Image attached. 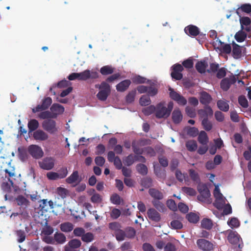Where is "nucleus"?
I'll return each mask as SVG.
<instances>
[{"label": "nucleus", "instance_id": "1", "mask_svg": "<svg viewBox=\"0 0 251 251\" xmlns=\"http://www.w3.org/2000/svg\"><path fill=\"white\" fill-rule=\"evenodd\" d=\"M173 108V103L170 102L168 104V107L164 105V103L160 102L156 106L155 116L157 118H168Z\"/></svg>", "mask_w": 251, "mask_h": 251}, {"label": "nucleus", "instance_id": "2", "mask_svg": "<svg viewBox=\"0 0 251 251\" xmlns=\"http://www.w3.org/2000/svg\"><path fill=\"white\" fill-rule=\"evenodd\" d=\"M95 88L100 90L97 94V97L101 101H105L111 92L110 86L106 82L102 81L100 84H96Z\"/></svg>", "mask_w": 251, "mask_h": 251}, {"label": "nucleus", "instance_id": "3", "mask_svg": "<svg viewBox=\"0 0 251 251\" xmlns=\"http://www.w3.org/2000/svg\"><path fill=\"white\" fill-rule=\"evenodd\" d=\"M151 141L150 139L141 138L138 140H133L132 142L131 147L134 153L139 155L138 157H143V148L141 147L151 144Z\"/></svg>", "mask_w": 251, "mask_h": 251}, {"label": "nucleus", "instance_id": "4", "mask_svg": "<svg viewBox=\"0 0 251 251\" xmlns=\"http://www.w3.org/2000/svg\"><path fill=\"white\" fill-rule=\"evenodd\" d=\"M236 82L235 76L231 75L229 77L223 78L220 83L221 88L223 91H226L230 87L231 85Z\"/></svg>", "mask_w": 251, "mask_h": 251}, {"label": "nucleus", "instance_id": "5", "mask_svg": "<svg viewBox=\"0 0 251 251\" xmlns=\"http://www.w3.org/2000/svg\"><path fill=\"white\" fill-rule=\"evenodd\" d=\"M198 190L200 195L198 196V199L200 201H205L210 196L209 189L205 184L199 185Z\"/></svg>", "mask_w": 251, "mask_h": 251}, {"label": "nucleus", "instance_id": "6", "mask_svg": "<svg viewBox=\"0 0 251 251\" xmlns=\"http://www.w3.org/2000/svg\"><path fill=\"white\" fill-rule=\"evenodd\" d=\"M169 90L170 91L169 95L170 98L176 101L178 104L184 105L187 103L186 99L184 97L175 91L173 88L170 87Z\"/></svg>", "mask_w": 251, "mask_h": 251}, {"label": "nucleus", "instance_id": "7", "mask_svg": "<svg viewBox=\"0 0 251 251\" xmlns=\"http://www.w3.org/2000/svg\"><path fill=\"white\" fill-rule=\"evenodd\" d=\"M82 180V178L79 176L77 171H74L73 173L66 179V182L69 184H73L75 187Z\"/></svg>", "mask_w": 251, "mask_h": 251}, {"label": "nucleus", "instance_id": "8", "mask_svg": "<svg viewBox=\"0 0 251 251\" xmlns=\"http://www.w3.org/2000/svg\"><path fill=\"white\" fill-rule=\"evenodd\" d=\"M42 127L44 130L51 134L57 131V128L56 127V122L51 119L44 121L42 123Z\"/></svg>", "mask_w": 251, "mask_h": 251}, {"label": "nucleus", "instance_id": "9", "mask_svg": "<svg viewBox=\"0 0 251 251\" xmlns=\"http://www.w3.org/2000/svg\"><path fill=\"white\" fill-rule=\"evenodd\" d=\"M171 76L176 80H179L182 78L183 75L181 72L184 70L183 66L180 64H176L172 67Z\"/></svg>", "mask_w": 251, "mask_h": 251}, {"label": "nucleus", "instance_id": "10", "mask_svg": "<svg viewBox=\"0 0 251 251\" xmlns=\"http://www.w3.org/2000/svg\"><path fill=\"white\" fill-rule=\"evenodd\" d=\"M52 103V99L50 97H47L42 100L41 104L37 105L35 107L32 108V112L35 113L38 112L42 111L47 109Z\"/></svg>", "mask_w": 251, "mask_h": 251}, {"label": "nucleus", "instance_id": "11", "mask_svg": "<svg viewBox=\"0 0 251 251\" xmlns=\"http://www.w3.org/2000/svg\"><path fill=\"white\" fill-rule=\"evenodd\" d=\"M199 248L203 251H211L214 249V245L210 241L204 239H199L197 241Z\"/></svg>", "mask_w": 251, "mask_h": 251}, {"label": "nucleus", "instance_id": "12", "mask_svg": "<svg viewBox=\"0 0 251 251\" xmlns=\"http://www.w3.org/2000/svg\"><path fill=\"white\" fill-rule=\"evenodd\" d=\"M39 165L41 168L50 170L52 169L54 165V160L53 158H44L38 162Z\"/></svg>", "mask_w": 251, "mask_h": 251}, {"label": "nucleus", "instance_id": "13", "mask_svg": "<svg viewBox=\"0 0 251 251\" xmlns=\"http://www.w3.org/2000/svg\"><path fill=\"white\" fill-rule=\"evenodd\" d=\"M239 18L241 29L247 32H251V19L246 16L239 17Z\"/></svg>", "mask_w": 251, "mask_h": 251}, {"label": "nucleus", "instance_id": "14", "mask_svg": "<svg viewBox=\"0 0 251 251\" xmlns=\"http://www.w3.org/2000/svg\"><path fill=\"white\" fill-rule=\"evenodd\" d=\"M81 245L80 241L78 239H74L71 240L64 247L65 251H76L75 249L79 248Z\"/></svg>", "mask_w": 251, "mask_h": 251}, {"label": "nucleus", "instance_id": "15", "mask_svg": "<svg viewBox=\"0 0 251 251\" xmlns=\"http://www.w3.org/2000/svg\"><path fill=\"white\" fill-rule=\"evenodd\" d=\"M198 113L200 118L202 119H208V117H212L213 114V111L212 108L208 105L205 106L203 109H199Z\"/></svg>", "mask_w": 251, "mask_h": 251}, {"label": "nucleus", "instance_id": "16", "mask_svg": "<svg viewBox=\"0 0 251 251\" xmlns=\"http://www.w3.org/2000/svg\"><path fill=\"white\" fill-rule=\"evenodd\" d=\"M29 154L32 157H42L43 151L41 148L36 145H30L28 149Z\"/></svg>", "mask_w": 251, "mask_h": 251}, {"label": "nucleus", "instance_id": "17", "mask_svg": "<svg viewBox=\"0 0 251 251\" xmlns=\"http://www.w3.org/2000/svg\"><path fill=\"white\" fill-rule=\"evenodd\" d=\"M50 110L52 115V118H55L57 115L63 113L64 107L58 103H53L50 107Z\"/></svg>", "mask_w": 251, "mask_h": 251}, {"label": "nucleus", "instance_id": "18", "mask_svg": "<svg viewBox=\"0 0 251 251\" xmlns=\"http://www.w3.org/2000/svg\"><path fill=\"white\" fill-rule=\"evenodd\" d=\"M233 57L235 59H238L243 56L242 53V47L239 46L234 41L232 43Z\"/></svg>", "mask_w": 251, "mask_h": 251}, {"label": "nucleus", "instance_id": "19", "mask_svg": "<svg viewBox=\"0 0 251 251\" xmlns=\"http://www.w3.org/2000/svg\"><path fill=\"white\" fill-rule=\"evenodd\" d=\"M251 13V4L249 3H245L242 4L236 10V13L239 17L243 16L244 13Z\"/></svg>", "mask_w": 251, "mask_h": 251}, {"label": "nucleus", "instance_id": "20", "mask_svg": "<svg viewBox=\"0 0 251 251\" xmlns=\"http://www.w3.org/2000/svg\"><path fill=\"white\" fill-rule=\"evenodd\" d=\"M184 31L187 35L194 37L198 35L200 33L199 28L194 25H189L185 27Z\"/></svg>", "mask_w": 251, "mask_h": 251}, {"label": "nucleus", "instance_id": "21", "mask_svg": "<svg viewBox=\"0 0 251 251\" xmlns=\"http://www.w3.org/2000/svg\"><path fill=\"white\" fill-rule=\"evenodd\" d=\"M33 137L37 141H45L48 138V134L44 131L38 129L33 132Z\"/></svg>", "mask_w": 251, "mask_h": 251}, {"label": "nucleus", "instance_id": "22", "mask_svg": "<svg viewBox=\"0 0 251 251\" xmlns=\"http://www.w3.org/2000/svg\"><path fill=\"white\" fill-rule=\"evenodd\" d=\"M131 83L129 79L123 80L116 85V89L118 92H125L128 88Z\"/></svg>", "mask_w": 251, "mask_h": 251}, {"label": "nucleus", "instance_id": "23", "mask_svg": "<svg viewBox=\"0 0 251 251\" xmlns=\"http://www.w3.org/2000/svg\"><path fill=\"white\" fill-rule=\"evenodd\" d=\"M240 236L236 231H230L227 236L228 242L232 245H237L239 242Z\"/></svg>", "mask_w": 251, "mask_h": 251}, {"label": "nucleus", "instance_id": "24", "mask_svg": "<svg viewBox=\"0 0 251 251\" xmlns=\"http://www.w3.org/2000/svg\"><path fill=\"white\" fill-rule=\"evenodd\" d=\"M148 217L150 219L155 222H159L160 219L159 213L153 208H150L147 212Z\"/></svg>", "mask_w": 251, "mask_h": 251}, {"label": "nucleus", "instance_id": "25", "mask_svg": "<svg viewBox=\"0 0 251 251\" xmlns=\"http://www.w3.org/2000/svg\"><path fill=\"white\" fill-rule=\"evenodd\" d=\"M247 37H248L247 32L242 29H240L234 35L235 39L239 43H241L244 41Z\"/></svg>", "mask_w": 251, "mask_h": 251}, {"label": "nucleus", "instance_id": "26", "mask_svg": "<svg viewBox=\"0 0 251 251\" xmlns=\"http://www.w3.org/2000/svg\"><path fill=\"white\" fill-rule=\"evenodd\" d=\"M214 196L216 199V206L218 207V203H221L222 204L225 202L224 198L223 197V194L221 193L219 188L217 187H216L214 190Z\"/></svg>", "mask_w": 251, "mask_h": 251}, {"label": "nucleus", "instance_id": "27", "mask_svg": "<svg viewBox=\"0 0 251 251\" xmlns=\"http://www.w3.org/2000/svg\"><path fill=\"white\" fill-rule=\"evenodd\" d=\"M212 100L211 96L206 92H202L201 94L200 98V101L202 104L208 105Z\"/></svg>", "mask_w": 251, "mask_h": 251}, {"label": "nucleus", "instance_id": "28", "mask_svg": "<svg viewBox=\"0 0 251 251\" xmlns=\"http://www.w3.org/2000/svg\"><path fill=\"white\" fill-rule=\"evenodd\" d=\"M182 219L181 217L178 216L177 219L172 221L170 223V227L176 230L181 229L183 227V225L181 223Z\"/></svg>", "mask_w": 251, "mask_h": 251}, {"label": "nucleus", "instance_id": "29", "mask_svg": "<svg viewBox=\"0 0 251 251\" xmlns=\"http://www.w3.org/2000/svg\"><path fill=\"white\" fill-rule=\"evenodd\" d=\"M182 119V115L179 109H175L172 113V120L176 124L181 122Z\"/></svg>", "mask_w": 251, "mask_h": 251}, {"label": "nucleus", "instance_id": "30", "mask_svg": "<svg viewBox=\"0 0 251 251\" xmlns=\"http://www.w3.org/2000/svg\"><path fill=\"white\" fill-rule=\"evenodd\" d=\"M207 67V62L204 60L198 61L195 66L197 71L201 74L204 73Z\"/></svg>", "mask_w": 251, "mask_h": 251}, {"label": "nucleus", "instance_id": "31", "mask_svg": "<svg viewBox=\"0 0 251 251\" xmlns=\"http://www.w3.org/2000/svg\"><path fill=\"white\" fill-rule=\"evenodd\" d=\"M17 204L24 208L29 205V201L22 195H19L16 199Z\"/></svg>", "mask_w": 251, "mask_h": 251}, {"label": "nucleus", "instance_id": "32", "mask_svg": "<svg viewBox=\"0 0 251 251\" xmlns=\"http://www.w3.org/2000/svg\"><path fill=\"white\" fill-rule=\"evenodd\" d=\"M11 160L8 163L9 165V169H5L4 171L6 174H7L9 178H8V181L10 182V183L11 184V185L13 184V182L12 180L10 179V177H12L13 176H15V169L14 166H11Z\"/></svg>", "mask_w": 251, "mask_h": 251}, {"label": "nucleus", "instance_id": "33", "mask_svg": "<svg viewBox=\"0 0 251 251\" xmlns=\"http://www.w3.org/2000/svg\"><path fill=\"white\" fill-rule=\"evenodd\" d=\"M219 43L221 45V47L219 49L222 52L226 54H229L231 53V47L230 44H225L220 40H219Z\"/></svg>", "mask_w": 251, "mask_h": 251}, {"label": "nucleus", "instance_id": "34", "mask_svg": "<svg viewBox=\"0 0 251 251\" xmlns=\"http://www.w3.org/2000/svg\"><path fill=\"white\" fill-rule=\"evenodd\" d=\"M149 193L152 198L157 200H161L163 198V194L160 191L154 188L150 189Z\"/></svg>", "mask_w": 251, "mask_h": 251}, {"label": "nucleus", "instance_id": "35", "mask_svg": "<svg viewBox=\"0 0 251 251\" xmlns=\"http://www.w3.org/2000/svg\"><path fill=\"white\" fill-rule=\"evenodd\" d=\"M198 141L202 145H206L208 142V137L204 131H201L198 136Z\"/></svg>", "mask_w": 251, "mask_h": 251}, {"label": "nucleus", "instance_id": "36", "mask_svg": "<svg viewBox=\"0 0 251 251\" xmlns=\"http://www.w3.org/2000/svg\"><path fill=\"white\" fill-rule=\"evenodd\" d=\"M218 108L224 112H227L229 110L228 102L224 100H219L217 102Z\"/></svg>", "mask_w": 251, "mask_h": 251}, {"label": "nucleus", "instance_id": "37", "mask_svg": "<svg viewBox=\"0 0 251 251\" xmlns=\"http://www.w3.org/2000/svg\"><path fill=\"white\" fill-rule=\"evenodd\" d=\"M133 83L135 84L148 83L150 84L151 80H147V78L140 75H136L132 78Z\"/></svg>", "mask_w": 251, "mask_h": 251}, {"label": "nucleus", "instance_id": "38", "mask_svg": "<svg viewBox=\"0 0 251 251\" xmlns=\"http://www.w3.org/2000/svg\"><path fill=\"white\" fill-rule=\"evenodd\" d=\"M81 239L83 242L90 243L94 240V235L90 232H85Z\"/></svg>", "mask_w": 251, "mask_h": 251}, {"label": "nucleus", "instance_id": "39", "mask_svg": "<svg viewBox=\"0 0 251 251\" xmlns=\"http://www.w3.org/2000/svg\"><path fill=\"white\" fill-rule=\"evenodd\" d=\"M74 228L73 225L69 222H66L61 224L60 225V229L65 232L71 231Z\"/></svg>", "mask_w": 251, "mask_h": 251}, {"label": "nucleus", "instance_id": "40", "mask_svg": "<svg viewBox=\"0 0 251 251\" xmlns=\"http://www.w3.org/2000/svg\"><path fill=\"white\" fill-rule=\"evenodd\" d=\"M94 194L91 198V201L93 203H98L101 202L102 199V197L98 193H97L94 189L91 190Z\"/></svg>", "mask_w": 251, "mask_h": 251}, {"label": "nucleus", "instance_id": "41", "mask_svg": "<svg viewBox=\"0 0 251 251\" xmlns=\"http://www.w3.org/2000/svg\"><path fill=\"white\" fill-rule=\"evenodd\" d=\"M39 127V122L35 119H32L28 123V127L29 132L36 130Z\"/></svg>", "mask_w": 251, "mask_h": 251}, {"label": "nucleus", "instance_id": "42", "mask_svg": "<svg viewBox=\"0 0 251 251\" xmlns=\"http://www.w3.org/2000/svg\"><path fill=\"white\" fill-rule=\"evenodd\" d=\"M54 240L58 244H63L66 240L65 235L62 233L56 232L54 235Z\"/></svg>", "mask_w": 251, "mask_h": 251}, {"label": "nucleus", "instance_id": "43", "mask_svg": "<svg viewBox=\"0 0 251 251\" xmlns=\"http://www.w3.org/2000/svg\"><path fill=\"white\" fill-rule=\"evenodd\" d=\"M186 219L192 223L196 224L199 220V217L196 213L190 212L187 214Z\"/></svg>", "mask_w": 251, "mask_h": 251}, {"label": "nucleus", "instance_id": "44", "mask_svg": "<svg viewBox=\"0 0 251 251\" xmlns=\"http://www.w3.org/2000/svg\"><path fill=\"white\" fill-rule=\"evenodd\" d=\"M154 173L159 178L164 179L166 177V173L164 169H162L160 167L154 166Z\"/></svg>", "mask_w": 251, "mask_h": 251}, {"label": "nucleus", "instance_id": "45", "mask_svg": "<svg viewBox=\"0 0 251 251\" xmlns=\"http://www.w3.org/2000/svg\"><path fill=\"white\" fill-rule=\"evenodd\" d=\"M114 69L110 66H104L100 69V73L104 75L112 74Z\"/></svg>", "mask_w": 251, "mask_h": 251}, {"label": "nucleus", "instance_id": "46", "mask_svg": "<svg viewBox=\"0 0 251 251\" xmlns=\"http://www.w3.org/2000/svg\"><path fill=\"white\" fill-rule=\"evenodd\" d=\"M186 147L189 151H195L197 149V144L195 140H190L186 143Z\"/></svg>", "mask_w": 251, "mask_h": 251}, {"label": "nucleus", "instance_id": "47", "mask_svg": "<svg viewBox=\"0 0 251 251\" xmlns=\"http://www.w3.org/2000/svg\"><path fill=\"white\" fill-rule=\"evenodd\" d=\"M201 125L204 129L207 131L211 130L213 126L212 123L208 119H204L201 121Z\"/></svg>", "mask_w": 251, "mask_h": 251}, {"label": "nucleus", "instance_id": "48", "mask_svg": "<svg viewBox=\"0 0 251 251\" xmlns=\"http://www.w3.org/2000/svg\"><path fill=\"white\" fill-rule=\"evenodd\" d=\"M150 96L147 95H143L140 99L139 103L142 106L149 105L151 103V100L149 97Z\"/></svg>", "mask_w": 251, "mask_h": 251}, {"label": "nucleus", "instance_id": "49", "mask_svg": "<svg viewBox=\"0 0 251 251\" xmlns=\"http://www.w3.org/2000/svg\"><path fill=\"white\" fill-rule=\"evenodd\" d=\"M201 226L203 228L210 229L213 226V224L210 220L208 219H203L201 221Z\"/></svg>", "mask_w": 251, "mask_h": 251}, {"label": "nucleus", "instance_id": "50", "mask_svg": "<svg viewBox=\"0 0 251 251\" xmlns=\"http://www.w3.org/2000/svg\"><path fill=\"white\" fill-rule=\"evenodd\" d=\"M228 225L232 228H237L240 226V222L237 218H231L227 222Z\"/></svg>", "mask_w": 251, "mask_h": 251}, {"label": "nucleus", "instance_id": "51", "mask_svg": "<svg viewBox=\"0 0 251 251\" xmlns=\"http://www.w3.org/2000/svg\"><path fill=\"white\" fill-rule=\"evenodd\" d=\"M136 169L138 172L142 175H146L148 173L147 166L143 164H139L136 166Z\"/></svg>", "mask_w": 251, "mask_h": 251}, {"label": "nucleus", "instance_id": "52", "mask_svg": "<svg viewBox=\"0 0 251 251\" xmlns=\"http://www.w3.org/2000/svg\"><path fill=\"white\" fill-rule=\"evenodd\" d=\"M156 111V106L151 105L147 107L144 108L142 110L143 113L146 116H149Z\"/></svg>", "mask_w": 251, "mask_h": 251}, {"label": "nucleus", "instance_id": "53", "mask_svg": "<svg viewBox=\"0 0 251 251\" xmlns=\"http://www.w3.org/2000/svg\"><path fill=\"white\" fill-rule=\"evenodd\" d=\"M105 147L101 144L97 145L95 148V154L97 155H101L103 154L105 151Z\"/></svg>", "mask_w": 251, "mask_h": 251}, {"label": "nucleus", "instance_id": "54", "mask_svg": "<svg viewBox=\"0 0 251 251\" xmlns=\"http://www.w3.org/2000/svg\"><path fill=\"white\" fill-rule=\"evenodd\" d=\"M136 94V91L135 89L129 92L126 98V101L127 103L132 102L134 100Z\"/></svg>", "mask_w": 251, "mask_h": 251}, {"label": "nucleus", "instance_id": "55", "mask_svg": "<svg viewBox=\"0 0 251 251\" xmlns=\"http://www.w3.org/2000/svg\"><path fill=\"white\" fill-rule=\"evenodd\" d=\"M108 158L110 162H114V164L117 169L120 170L123 168L122 167V161L120 159V158Z\"/></svg>", "mask_w": 251, "mask_h": 251}, {"label": "nucleus", "instance_id": "56", "mask_svg": "<svg viewBox=\"0 0 251 251\" xmlns=\"http://www.w3.org/2000/svg\"><path fill=\"white\" fill-rule=\"evenodd\" d=\"M141 185L145 188H150L152 186V180L149 177L144 178L141 180Z\"/></svg>", "mask_w": 251, "mask_h": 251}, {"label": "nucleus", "instance_id": "57", "mask_svg": "<svg viewBox=\"0 0 251 251\" xmlns=\"http://www.w3.org/2000/svg\"><path fill=\"white\" fill-rule=\"evenodd\" d=\"M114 234L117 240L118 241H123L125 239L126 232L121 229L115 232Z\"/></svg>", "mask_w": 251, "mask_h": 251}, {"label": "nucleus", "instance_id": "58", "mask_svg": "<svg viewBox=\"0 0 251 251\" xmlns=\"http://www.w3.org/2000/svg\"><path fill=\"white\" fill-rule=\"evenodd\" d=\"M108 226L109 229L114 231V233L121 229L120 224L116 222L109 223Z\"/></svg>", "mask_w": 251, "mask_h": 251}, {"label": "nucleus", "instance_id": "59", "mask_svg": "<svg viewBox=\"0 0 251 251\" xmlns=\"http://www.w3.org/2000/svg\"><path fill=\"white\" fill-rule=\"evenodd\" d=\"M189 175L192 180L195 182H199L200 181V178L198 174L194 170L190 169L189 170Z\"/></svg>", "mask_w": 251, "mask_h": 251}, {"label": "nucleus", "instance_id": "60", "mask_svg": "<svg viewBox=\"0 0 251 251\" xmlns=\"http://www.w3.org/2000/svg\"><path fill=\"white\" fill-rule=\"evenodd\" d=\"M175 175L176 179L180 182H182L184 180H186V178L188 179V176L187 174H182L181 171L178 170H176Z\"/></svg>", "mask_w": 251, "mask_h": 251}, {"label": "nucleus", "instance_id": "61", "mask_svg": "<svg viewBox=\"0 0 251 251\" xmlns=\"http://www.w3.org/2000/svg\"><path fill=\"white\" fill-rule=\"evenodd\" d=\"M57 194L62 198L64 199L66 197L68 191L66 188L59 187L56 189Z\"/></svg>", "mask_w": 251, "mask_h": 251}, {"label": "nucleus", "instance_id": "62", "mask_svg": "<svg viewBox=\"0 0 251 251\" xmlns=\"http://www.w3.org/2000/svg\"><path fill=\"white\" fill-rule=\"evenodd\" d=\"M89 70H86L78 73V80H86L89 78Z\"/></svg>", "mask_w": 251, "mask_h": 251}, {"label": "nucleus", "instance_id": "63", "mask_svg": "<svg viewBox=\"0 0 251 251\" xmlns=\"http://www.w3.org/2000/svg\"><path fill=\"white\" fill-rule=\"evenodd\" d=\"M152 203L154 207L160 212H164L166 210L164 204L158 201H153Z\"/></svg>", "mask_w": 251, "mask_h": 251}, {"label": "nucleus", "instance_id": "64", "mask_svg": "<svg viewBox=\"0 0 251 251\" xmlns=\"http://www.w3.org/2000/svg\"><path fill=\"white\" fill-rule=\"evenodd\" d=\"M53 228L46 223L43 228L42 233L45 235L49 236L51 235L53 232Z\"/></svg>", "mask_w": 251, "mask_h": 251}]
</instances>
